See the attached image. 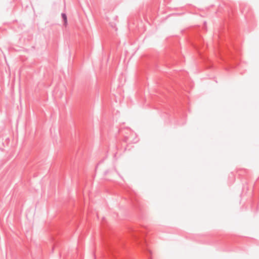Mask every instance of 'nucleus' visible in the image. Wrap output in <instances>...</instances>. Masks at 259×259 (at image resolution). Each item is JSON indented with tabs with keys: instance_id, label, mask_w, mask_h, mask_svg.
<instances>
[{
	"instance_id": "1",
	"label": "nucleus",
	"mask_w": 259,
	"mask_h": 259,
	"mask_svg": "<svg viewBox=\"0 0 259 259\" xmlns=\"http://www.w3.org/2000/svg\"><path fill=\"white\" fill-rule=\"evenodd\" d=\"M61 16L64 21V25L66 26L67 24V16L65 13H62Z\"/></svg>"
}]
</instances>
